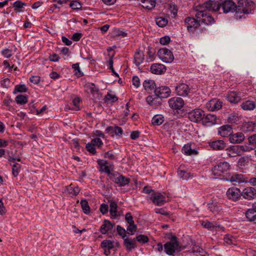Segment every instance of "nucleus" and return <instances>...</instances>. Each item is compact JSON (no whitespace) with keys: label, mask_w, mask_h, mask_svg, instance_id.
I'll return each mask as SVG.
<instances>
[{"label":"nucleus","mask_w":256,"mask_h":256,"mask_svg":"<svg viewBox=\"0 0 256 256\" xmlns=\"http://www.w3.org/2000/svg\"><path fill=\"white\" fill-rule=\"evenodd\" d=\"M253 150L252 148L246 146V148L242 145L230 146L226 149V154L229 157H235L241 156L244 152H249Z\"/></svg>","instance_id":"1"},{"label":"nucleus","mask_w":256,"mask_h":256,"mask_svg":"<svg viewBox=\"0 0 256 256\" xmlns=\"http://www.w3.org/2000/svg\"><path fill=\"white\" fill-rule=\"evenodd\" d=\"M220 8V4L217 1L208 0L202 4L195 6L194 9L195 11H198V9L200 8L202 11L203 12H206V10L217 12L219 10Z\"/></svg>","instance_id":"2"},{"label":"nucleus","mask_w":256,"mask_h":256,"mask_svg":"<svg viewBox=\"0 0 256 256\" xmlns=\"http://www.w3.org/2000/svg\"><path fill=\"white\" fill-rule=\"evenodd\" d=\"M230 168V165L228 162L225 161L220 162L212 168V174L214 176H219L227 174Z\"/></svg>","instance_id":"3"},{"label":"nucleus","mask_w":256,"mask_h":256,"mask_svg":"<svg viewBox=\"0 0 256 256\" xmlns=\"http://www.w3.org/2000/svg\"><path fill=\"white\" fill-rule=\"evenodd\" d=\"M164 247L166 254L172 255L179 247V244L176 236H172L170 241L166 243Z\"/></svg>","instance_id":"4"},{"label":"nucleus","mask_w":256,"mask_h":256,"mask_svg":"<svg viewBox=\"0 0 256 256\" xmlns=\"http://www.w3.org/2000/svg\"><path fill=\"white\" fill-rule=\"evenodd\" d=\"M110 179L120 187L124 186L130 182L129 178L118 172H113L112 174H110Z\"/></svg>","instance_id":"5"},{"label":"nucleus","mask_w":256,"mask_h":256,"mask_svg":"<svg viewBox=\"0 0 256 256\" xmlns=\"http://www.w3.org/2000/svg\"><path fill=\"white\" fill-rule=\"evenodd\" d=\"M158 58L166 63L172 62L174 60L172 52L166 48H160L158 52Z\"/></svg>","instance_id":"6"},{"label":"nucleus","mask_w":256,"mask_h":256,"mask_svg":"<svg viewBox=\"0 0 256 256\" xmlns=\"http://www.w3.org/2000/svg\"><path fill=\"white\" fill-rule=\"evenodd\" d=\"M204 112L200 108L194 109L188 113V118L192 122H202Z\"/></svg>","instance_id":"7"},{"label":"nucleus","mask_w":256,"mask_h":256,"mask_svg":"<svg viewBox=\"0 0 256 256\" xmlns=\"http://www.w3.org/2000/svg\"><path fill=\"white\" fill-rule=\"evenodd\" d=\"M196 13L195 16L197 18L201 19V21L204 24L208 25L214 23V18L206 12L202 11V9H198V11H196Z\"/></svg>","instance_id":"8"},{"label":"nucleus","mask_w":256,"mask_h":256,"mask_svg":"<svg viewBox=\"0 0 256 256\" xmlns=\"http://www.w3.org/2000/svg\"><path fill=\"white\" fill-rule=\"evenodd\" d=\"M227 198L233 202L239 200L242 196V193L239 188L233 186L229 188L226 192Z\"/></svg>","instance_id":"9"},{"label":"nucleus","mask_w":256,"mask_h":256,"mask_svg":"<svg viewBox=\"0 0 256 256\" xmlns=\"http://www.w3.org/2000/svg\"><path fill=\"white\" fill-rule=\"evenodd\" d=\"M168 102L170 107L172 109L177 111L182 108L184 105V100L180 97L177 96L170 98L168 100Z\"/></svg>","instance_id":"10"},{"label":"nucleus","mask_w":256,"mask_h":256,"mask_svg":"<svg viewBox=\"0 0 256 256\" xmlns=\"http://www.w3.org/2000/svg\"><path fill=\"white\" fill-rule=\"evenodd\" d=\"M150 200L157 206H162L166 202V196L160 192L152 193Z\"/></svg>","instance_id":"11"},{"label":"nucleus","mask_w":256,"mask_h":256,"mask_svg":"<svg viewBox=\"0 0 256 256\" xmlns=\"http://www.w3.org/2000/svg\"><path fill=\"white\" fill-rule=\"evenodd\" d=\"M184 23L187 30L190 32H194L200 25L199 20L190 16L186 18Z\"/></svg>","instance_id":"12"},{"label":"nucleus","mask_w":256,"mask_h":256,"mask_svg":"<svg viewBox=\"0 0 256 256\" xmlns=\"http://www.w3.org/2000/svg\"><path fill=\"white\" fill-rule=\"evenodd\" d=\"M175 90L178 95L185 97L188 95L190 89L187 84L180 83L175 86Z\"/></svg>","instance_id":"13"},{"label":"nucleus","mask_w":256,"mask_h":256,"mask_svg":"<svg viewBox=\"0 0 256 256\" xmlns=\"http://www.w3.org/2000/svg\"><path fill=\"white\" fill-rule=\"evenodd\" d=\"M224 13L233 12L236 10L237 6L235 3L232 0H226L221 4Z\"/></svg>","instance_id":"14"},{"label":"nucleus","mask_w":256,"mask_h":256,"mask_svg":"<svg viewBox=\"0 0 256 256\" xmlns=\"http://www.w3.org/2000/svg\"><path fill=\"white\" fill-rule=\"evenodd\" d=\"M222 102L219 100L214 98L208 102L206 106L210 111L218 110L222 108Z\"/></svg>","instance_id":"15"},{"label":"nucleus","mask_w":256,"mask_h":256,"mask_svg":"<svg viewBox=\"0 0 256 256\" xmlns=\"http://www.w3.org/2000/svg\"><path fill=\"white\" fill-rule=\"evenodd\" d=\"M170 90L167 86H160L154 90V93L157 97L160 98H166L170 94Z\"/></svg>","instance_id":"16"},{"label":"nucleus","mask_w":256,"mask_h":256,"mask_svg":"<svg viewBox=\"0 0 256 256\" xmlns=\"http://www.w3.org/2000/svg\"><path fill=\"white\" fill-rule=\"evenodd\" d=\"M242 196L245 199L250 200L256 197V190L252 187L244 188L241 192Z\"/></svg>","instance_id":"17"},{"label":"nucleus","mask_w":256,"mask_h":256,"mask_svg":"<svg viewBox=\"0 0 256 256\" xmlns=\"http://www.w3.org/2000/svg\"><path fill=\"white\" fill-rule=\"evenodd\" d=\"M245 215L249 222L256 223V202L252 204L251 208L245 212Z\"/></svg>","instance_id":"18"},{"label":"nucleus","mask_w":256,"mask_h":256,"mask_svg":"<svg viewBox=\"0 0 256 256\" xmlns=\"http://www.w3.org/2000/svg\"><path fill=\"white\" fill-rule=\"evenodd\" d=\"M217 123V117L215 114H204L202 124L207 126H211Z\"/></svg>","instance_id":"19"},{"label":"nucleus","mask_w":256,"mask_h":256,"mask_svg":"<svg viewBox=\"0 0 256 256\" xmlns=\"http://www.w3.org/2000/svg\"><path fill=\"white\" fill-rule=\"evenodd\" d=\"M150 72L156 74H162L166 71V67L161 64H153L150 66Z\"/></svg>","instance_id":"20"},{"label":"nucleus","mask_w":256,"mask_h":256,"mask_svg":"<svg viewBox=\"0 0 256 256\" xmlns=\"http://www.w3.org/2000/svg\"><path fill=\"white\" fill-rule=\"evenodd\" d=\"M124 246L127 251L131 252L137 246L136 240L126 237L124 238Z\"/></svg>","instance_id":"21"},{"label":"nucleus","mask_w":256,"mask_h":256,"mask_svg":"<svg viewBox=\"0 0 256 256\" xmlns=\"http://www.w3.org/2000/svg\"><path fill=\"white\" fill-rule=\"evenodd\" d=\"M209 146L214 150H221L226 148V144L222 140H217L210 142Z\"/></svg>","instance_id":"22"},{"label":"nucleus","mask_w":256,"mask_h":256,"mask_svg":"<svg viewBox=\"0 0 256 256\" xmlns=\"http://www.w3.org/2000/svg\"><path fill=\"white\" fill-rule=\"evenodd\" d=\"M244 140V134L242 132H236L229 137V140L232 144H240Z\"/></svg>","instance_id":"23"},{"label":"nucleus","mask_w":256,"mask_h":256,"mask_svg":"<svg viewBox=\"0 0 256 256\" xmlns=\"http://www.w3.org/2000/svg\"><path fill=\"white\" fill-rule=\"evenodd\" d=\"M114 224L110 220H105L100 228V231L102 234H106L109 230L112 229Z\"/></svg>","instance_id":"24"},{"label":"nucleus","mask_w":256,"mask_h":256,"mask_svg":"<svg viewBox=\"0 0 256 256\" xmlns=\"http://www.w3.org/2000/svg\"><path fill=\"white\" fill-rule=\"evenodd\" d=\"M232 132V128L229 125H224L220 127L218 129V134L222 137H227L231 135Z\"/></svg>","instance_id":"25"},{"label":"nucleus","mask_w":256,"mask_h":256,"mask_svg":"<svg viewBox=\"0 0 256 256\" xmlns=\"http://www.w3.org/2000/svg\"><path fill=\"white\" fill-rule=\"evenodd\" d=\"M226 98L228 101L232 103H237L240 100L241 97L238 93L235 92H230L228 93Z\"/></svg>","instance_id":"26"},{"label":"nucleus","mask_w":256,"mask_h":256,"mask_svg":"<svg viewBox=\"0 0 256 256\" xmlns=\"http://www.w3.org/2000/svg\"><path fill=\"white\" fill-rule=\"evenodd\" d=\"M202 226L204 228L208 229L211 231H214L217 228L222 229L224 228L220 226L217 225L216 222H212L208 220H204L202 222Z\"/></svg>","instance_id":"27"},{"label":"nucleus","mask_w":256,"mask_h":256,"mask_svg":"<svg viewBox=\"0 0 256 256\" xmlns=\"http://www.w3.org/2000/svg\"><path fill=\"white\" fill-rule=\"evenodd\" d=\"M142 6L148 10H152L156 6L155 0H138Z\"/></svg>","instance_id":"28"},{"label":"nucleus","mask_w":256,"mask_h":256,"mask_svg":"<svg viewBox=\"0 0 256 256\" xmlns=\"http://www.w3.org/2000/svg\"><path fill=\"white\" fill-rule=\"evenodd\" d=\"M256 124L254 122L250 121L244 122L242 126V129L243 131L246 132H253L254 130Z\"/></svg>","instance_id":"29"},{"label":"nucleus","mask_w":256,"mask_h":256,"mask_svg":"<svg viewBox=\"0 0 256 256\" xmlns=\"http://www.w3.org/2000/svg\"><path fill=\"white\" fill-rule=\"evenodd\" d=\"M144 54L142 52L138 50L134 54V63L137 66H140L144 61Z\"/></svg>","instance_id":"30"},{"label":"nucleus","mask_w":256,"mask_h":256,"mask_svg":"<svg viewBox=\"0 0 256 256\" xmlns=\"http://www.w3.org/2000/svg\"><path fill=\"white\" fill-rule=\"evenodd\" d=\"M241 108L245 110H251L256 108V104L253 101L246 100L241 104Z\"/></svg>","instance_id":"31"},{"label":"nucleus","mask_w":256,"mask_h":256,"mask_svg":"<svg viewBox=\"0 0 256 256\" xmlns=\"http://www.w3.org/2000/svg\"><path fill=\"white\" fill-rule=\"evenodd\" d=\"M230 180L231 182H236L241 183L246 182L244 176L242 174H235L230 178Z\"/></svg>","instance_id":"32"},{"label":"nucleus","mask_w":256,"mask_h":256,"mask_svg":"<svg viewBox=\"0 0 256 256\" xmlns=\"http://www.w3.org/2000/svg\"><path fill=\"white\" fill-rule=\"evenodd\" d=\"M182 153L188 156L196 154H198V152L195 150L192 149L190 146L188 144H185L182 147Z\"/></svg>","instance_id":"33"},{"label":"nucleus","mask_w":256,"mask_h":256,"mask_svg":"<svg viewBox=\"0 0 256 256\" xmlns=\"http://www.w3.org/2000/svg\"><path fill=\"white\" fill-rule=\"evenodd\" d=\"M178 174L180 178L183 180H188L192 178V175L189 172L179 168L178 170Z\"/></svg>","instance_id":"34"},{"label":"nucleus","mask_w":256,"mask_h":256,"mask_svg":"<svg viewBox=\"0 0 256 256\" xmlns=\"http://www.w3.org/2000/svg\"><path fill=\"white\" fill-rule=\"evenodd\" d=\"M164 122V118L161 114L155 115L152 120V124L154 126H160Z\"/></svg>","instance_id":"35"},{"label":"nucleus","mask_w":256,"mask_h":256,"mask_svg":"<svg viewBox=\"0 0 256 256\" xmlns=\"http://www.w3.org/2000/svg\"><path fill=\"white\" fill-rule=\"evenodd\" d=\"M143 86L146 91H150L155 88L154 82L152 80H146L143 83Z\"/></svg>","instance_id":"36"},{"label":"nucleus","mask_w":256,"mask_h":256,"mask_svg":"<svg viewBox=\"0 0 256 256\" xmlns=\"http://www.w3.org/2000/svg\"><path fill=\"white\" fill-rule=\"evenodd\" d=\"M112 34L114 36H118L121 38L126 37L128 36V34L126 30H122L120 28H114L112 30Z\"/></svg>","instance_id":"37"},{"label":"nucleus","mask_w":256,"mask_h":256,"mask_svg":"<svg viewBox=\"0 0 256 256\" xmlns=\"http://www.w3.org/2000/svg\"><path fill=\"white\" fill-rule=\"evenodd\" d=\"M250 159L248 156L240 157L238 162V165L239 167H244L248 166Z\"/></svg>","instance_id":"38"},{"label":"nucleus","mask_w":256,"mask_h":256,"mask_svg":"<svg viewBox=\"0 0 256 256\" xmlns=\"http://www.w3.org/2000/svg\"><path fill=\"white\" fill-rule=\"evenodd\" d=\"M110 212L112 217L115 218L116 216L118 206L116 203L114 201H111L110 204Z\"/></svg>","instance_id":"39"},{"label":"nucleus","mask_w":256,"mask_h":256,"mask_svg":"<svg viewBox=\"0 0 256 256\" xmlns=\"http://www.w3.org/2000/svg\"><path fill=\"white\" fill-rule=\"evenodd\" d=\"M15 101L18 104H26L28 102V96L23 94H19L16 97Z\"/></svg>","instance_id":"40"},{"label":"nucleus","mask_w":256,"mask_h":256,"mask_svg":"<svg viewBox=\"0 0 256 256\" xmlns=\"http://www.w3.org/2000/svg\"><path fill=\"white\" fill-rule=\"evenodd\" d=\"M156 24L160 26V27H164L166 26L168 22V20L167 18H163V17H158L156 18Z\"/></svg>","instance_id":"41"},{"label":"nucleus","mask_w":256,"mask_h":256,"mask_svg":"<svg viewBox=\"0 0 256 256\" xmlns=\"http://www.w3.org/2000/svg\"><path fill=\"white\" fill-rule=\"evenodd\" d=\"M80 204L84 212L86 214H88L90 212V208L88 206V202L85 200H82Z\"/></svg>","instance_id":"42"},{"label":"nucleus","mask_w":256,"mask_h":256,"mask_svg":"<svg viewBox=\"0 0 256 256\" xmlns=\"http://www.w3.org/2000/svg\"><path fill=\"white\" fill-rule=\"evenodd\" d=\"M27 90L28 88H26L24 84L16 85L14 87L13 94H15L16 92H24Z\"/></svg>","instance_id":"43"},{"label":"nucleus","mask_w":256,"mask_h":256,"mask_svg":"<svg viewBox=\"0 0 256 256\" xmlns=\"http://www.w3.org/2000/svg\"><path fill=\"white\" fill-rule=\"evenodd\" d=\"M224 240L228 244H234L236 242V238L230 234H226L224 238Z\"/></svg>","instance_id":"44"},{"label":"nucleus","mask_w":256,"mask_h":256,"mask_svg":"<svg viewBox=\"0 0 256 256\" xmlns=\"http://www.w3.org/2000/svg\"><path fill=\"white\" fill-rule=\"evenodd\" d=\"M101 246L103 248L110 250L114 248V242L110 240H104L102 242Z\"/></svg>","instance_id":"45"},{"label":"nucleus","mask_w":256,"mask_h":256,"mask_svg":"<svg viewBox=\"0 0 256 256\" xmlns=\"http://www.w3.org/2000/svg\"><path fill=\"white\" fill-rule=\"evenodd\" d=\"M21 166L18 163H15L12 165V172L13 176L16 177L17 176L20 172Z\"/></svg>","instance_id":"46"},{"label":"nucleus","mask_w":256,"mask_h":256,"mask_svg":"<svg viewBox=\"0 0 256 256\" xmlns=\"http://www.w3.org/2000/svg\"><path fill=\"white\" fill-rule=\"evenodd\" d=\"M70 6L74 10H80L82 7L81 4L78 0L70 1Z\"/></svg>","instance_id":"47"},{"label":"nucleus","mask_w":256,"mask_h":256,"mask_svg":"<svg viewBox=\"0 0 256 256\" xmlns=\"http://www.w3.org/2000/svg\"><path fill=\"white\" fill-rule=\"evenodd\" d=\"M12 6L14 8V10L18 11L19 10L23 8L24 6H26V4L20 0H17L13 3Z\"/></svg>","instance_id":"48"},{"label":"nucleus","mask_w":256,"mask_h":256,"mask_svg":"<svg viewBox=\"0 0 256 256\" xmlns=\"http://www.w3.org/2000/svg\"><path fill=\"white\" fill-rule=\"evenodd\" d=\"M86 150L90 154H96V153L95 146L93 144H92V142H90L86 144Z\"/></svg>","instance_id":"49"},{"label":"nucleus","mask_w":256,"mask_h":256,"mask_svg":"<svg viewBox=\"0 0 256 256\" xmlns=\"http://www.w3.org/2000/svg\"><path fill=\"white\" fill-rule=\"evenodd\" d=\"M72 68H74V70L76 72H75L76 74L78 75V76H82L84 75L83 72H82V71L80 70L78 63H76V64H73L72 65Z\"/></svg>","instance_id":"50"},{"label":"nucleus","mask_w":256,"mask_h":256,"mask_svg":"<svg viewBox=\"0 0 256 256\" xmlns=\"http://www.w3.org/2000/svg\"><path fill=\"white\" fill-rule=\"evenodd\" d=\"M136 242L138 241L140 242L143 244L146 243L148 241V238L147 236L144 234H140L136 237Z\"/></svg>","instance_id":"51"},{"label":"nucleus","mask_w":256,"mask_h":256,"mask_svg":"<svg viewBox=\"0 0 256 256\" xmlns=\"http://www.w3.org/2000/svg\"><path fill=\"white\" fill-rule=\"evenodd\" d=\"M80 102V98H75L72 101L74 106L72 108L71 110H76V111L80 110V107H79Z\"/></svg>","instance_id":"52"},{"label":"nucleus","mask_w":256,"mask_h":256,"mask_svg":"<svg viewBox=\"0 0 256 256\" xmlns=\"http://www.w3.org/2000/svg\"><path fill=\"white\" fill-rule=\"evenodd\" d=\"M91 142L92 144L94 145V146H97L98 148H100L103 145V142L98 138L92 140Z\"/></svg>","instance_id":"53"},{"label":"nucleus","mask_w":256,"mask_h":256,"mask_svg":"<svg viewBox=\"0 0 256 256\" xmlns=\"http://www.w3.org/2000/svg\"><path fill=\"white\" fill-rule=\"evenodd\" d=\"M105 98L112 102H114L118 100L117 96L115 94H111L110 92H108L107 94L105 96Z\"/></svg>","instance_id":"54"},{"label":"nucleus","mask_w":256,"mask_h":256,"mask_svg":"<svg viewBox=\"0 0 256 256\" xmlns=\"http://www.w3.org/2000/svg\"><path fill=\"white\" fill-rule=\"evenodd\" d=\"M104 157L111 160H115L116 158V156L112 150H110L105 152L104 154Z\"/></svg>","instance_id":"55"},{"label":"nucleus","mask_w":256,"mask_h":256,"mask_svg":"<svg viewBox=\"0 0 256 256\" xmlns=\"http://www.w3.org/2000/svg\"><path fill=\"white\" fill-rule=\"evenodd\" d=\"M116 230L118 232V233L122 236V238H124L126 237V230L123 228L122 227H121L120 226H118L116 228Z\"/></svg>","instance_id":"56"},{"label":"nucleus","mask_w":256,"mask_h":256,"mask_svg":"<svg viewBox=\"0 0 256 256\" xmlns=\"http://www.w3.org/2000/svg\"><path fill=\"white\" fill-rule=\"evenodd\" d=\"M54 2H56L55 4H54V6L56 8H60L62 4H66L67 2H68L70 0H53Z\"/></svg>","instance_id":"57"},{"label":"nucleus","mask_w":256,"mask_h":256,"mask_svg":"<svg viewBox=\"0 0 256 256\" xmlns=\"http://www.w3.org/2000/svg\"><path fill=\"white\" fill-rule=\"evenodd\" d=\"M2 55L6 58H9L12 56V50L5 48L2 51Z\"/></svg>","instance_id":"58"},{"label":"nucleus","mask_w":256,"mask_h":256,"mask_svg":"<svg viewBox=\"0 0 256 256\" xmlns=\"http://www.w3.org/2000/svg\"><path fill=\"white\" fill-rule=\"evenodd\" d=\"M127 231L130 232V234H133L136 231V226L134 223L129 224L127 228Z\"/></svg>","instance_id":"59"},{"label":"nucleus","mask_w":256,"mask_h":256,"mask_svg":"<svg viewBox=\"0 0 256 256\" xmlns=\"http://www.w3.org/2000/svg\"><path fill=\"white\" fill-rule=\"evenodd\" d=\"M100 210L102 214H106L108 210V205L105 204H102L100 205Z\"/></svg>","instance_id":"60"},{"label":"nucleus","mask_w":256,"mask_h":256,"mask_svg":"<svg viewBox=\"0 0 256 256\" xmlns=\"http://www.w3.org/2000/svg\"><path fill=\"white\" fill-rule=\"evenodd\" d=\"M170 40V38L168 36H164L160 38V42L162 45L168 44Z\"/></svg>","instance_id":"61"},{"label":"nucleus","mask_w":256,"mask_h":256,"mask_svg":"<svg viewBox=\"0 0 256 256\" xmlns=\"http://www.w3.org/2000/svg\"><path fill=\"white\" fill-rule=\"evenodd\" d=\"M108 164H106L103 166V168H100V170L106 173L108 175L109 178H110V174L113 173L110 172V168L108 166Z\"/></svg>","instance_id":"62"},{"label":"nucleus","mask_w":256,"mask_h":256,"mask_svg":"<svg viewBox=\"0 0 256 256\" xmlns=\"http://www.w3.org/2000/svg\"><path fill=\"white\" fill-rule=\"evenodd\" d=\"M132 84L136 88H138L140 86V80L138 76H134L132 79Z\"/></svg>","instance_id":"63"},{"label":"nucleus","mask_w":256,"mask_h":256,"mask_svg":"<svg viewBox=\"0 0 256 256\" xmlns=\"http://www.w3.org/2000/svg\"><path fill=\"white\" fill-rule=\"evenodd\" d=\"M248 140L250 144H252L256 147V134L250 136L248 138Z\"/></svg>","instance_id":"64"}]
</instances>
